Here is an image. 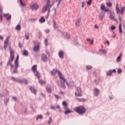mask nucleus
<instances>
[{"instance_id":"nucleus-56","label":"nucleus","mask_w":125,"mask_h":125,"mask_svg":"<svg viewBox=\"0 0 125 125\" xmlns=\"http://www.w3.org/2000/svg\"><path fill=\"white\" fill-rule=\"evenodd\" d=\"M45 33H49V29H46V30H45Z\"/></svg>"},{"instance_id":"nucleus-38","label":"nucleus","mask_w":125,"mask_h":125,"mask_svg":"<svg viewBox=\"0 0 125 125\" xmlns=\"http://www.w3.org/2000/svg\"><path fill=\"white\" fill-rule=\"evenodd\" d=\"M39 119H42V115H39L38 116L36 120H39Z\"/></svg>"},{"instance_id":"nucleus-64","label":"nucleus","mask_w":125,"mask_h":125,"mask_svg":"<svg viewBox=\"0 0 125 125\" xmlns=\"http://www.w3.org/2000/svg\"><path fill=\"white\" fill-rule=\"evenodd\" d=\"M51 109H53L54 110H55V107H54L53 106H51Z\"/></svg>"},{"instance_id":"nucleus-15","label":"nucleus","mask_w":125,"mask_h":125,"mask_svg":"<svg viewBox=\"0 0 125 125\" xmlns=\"http://www.w3.org/2000/svg\"><path fill=\"white\" fill-rule=\"evenodd\" d=\"M33 50L35 52L39 51L40 50V44H38L37 46H35L33 48Z\"/></svg>"},{"instance_id":"nucleus-54","label":"nucleus","mask_w":125,"mask_h":125,"mask_svg":"<svg viewBox=\"0 0 125 125\" xmlns=\"http://www.w3.org/2000/svg\"><path fill=\"white\" fill-rule=\"evenodd\" d=\"M116 69H113V70L112 71V73H114V74L116 73Z\"/></svg>"},{"instance_id":"nucleus-5","label":"nucleus","mask_w":125,"mask_h":125,"mask_svg":"<svg viewBox=\"0 0 125 125\" xmlns=\"http://www.w3.org/2000/svg\"><path fill=\"white\" fill-rule=\"evenodd\" d=\"M38 65H34L32 66V71H33L34 75L38 78V79H40L41 77V75L40 74V72L38 71Z\"/></svg>"},{"instance_id":"nucleus-19","label":"nucleus","mask_w":125,"mask_h":125,"mask_svg":"<svg viewBox=\"0 0 125 125\" xmlns=\"http://www.w3.org/2000/svg\"><path fill=\"white\" fill-rule=\"evenodd\" d=\"M59 56L60 58H63L64 57V52L62 51H61L59 52Z\"/></svg>"},{"instance_id":"nucleus-60","label":"nucleus","mask_w":125,"mask_h":125,"mask_svg":"<svg viewBox=\"0 0 125 125\" xmlns=\"http://www.w3.org/2000/svg\"><path fill=\"white\" fill-rule=\"evenodd\" d=\"M0 12H2V8L0 6Z\"/></svg>"},{"instance_id":"nucleus-34","label":"nucleus","mask_w":125,"mask_h":125,"mask_svg":"<svg viewBox=\"0 0 125 125\" xmlns=\"http://www.w3.org/2000/svg\"><path fill=\"white\" fill-rule=\"evenodd\" d=\"M23 55L25 56H28V51L27 50H24L23 51Z\"/></svg>"},{"instance_id":"nucleus-14","label":"nucleus","mask_w":125,"mask_h":125,"mask_svg":"<svg viewBox=\"0 0 125 125\" xmlns=\"http://www.w3.org/2000/svg\"><path fill=\"white\" fill-rule=\"evenodd\" d=\"M116 13H117V14H120V12H121V10H120V7L119 6V3L116 4Z\"/></svg>"},{"instance_id":"nucleus-59","label":"nucleus","mask_w":125,"mask_h":125,"mask_svg":"<svg viewBox=\"0 0 125 125\" xmlns=\"http://www.w3.org/2000/svg\"><path fill=\"white\" fill-rule=\"evenodd\" d=\"M95 28L96 29H98L99 27L97 26V24H95Z\"/></svg>"},{"instance_id":"nucleus-32","label":"nucleus","mask_w":125,"mask_h":125,"mask_svg":"<svg viewBox=\"0 0 125 125\" xmlns=\"http://www.w3.org/2000/svg\"><path fill=\"white\" fill-rule=\"evenodd\" d=\"M107 76H112V70H109L106 73Z\"/></svg>"},{"instance_id":"nucleus-30","label":"nucleus","mask_w":125,"mask_h":125,"mask_svg":"<svg viewBox=\"0 0 125 125\" xmlns=\"http://www.w3.org/2000/svg\"><path fill=\"white\" fill-rule=\"evenodd\" d=\"M105 9H106V7H105V5L103 4L101 5V9L102 10H105Z\"/></svg>"},{"instance_id":"nucleus-31","label":"nucleus","mask_w":125,"mask_h":125,"mask_svg":"<svg viewBox=\"0 0 125 125\" xmlns=\"http://www.w3.org/2000/svg\"><path fill=\"white\" fill-rule=\"evenodd\" d=\"M121 57H122V53L120 54V56L117 58V62H120V61H121Z\"/></svg>"},{"instance_id":"nucleus-27","label":"nucleus","mask_w":125,"mask_h":125,"mask_svg":"<svg viewBox=\"0 0 125 125\" xmlns=\"http://www.w3.org/2000/svg\"><path fill=\"white\" fill-rule=\"evenodd\" d=\"M39 83H40V84H41L42 85H44V84L46 83L45 82L42 80H39Z\"/></svg>"},{"instance_id":"nucleus-61","label":"nucleus","mask_w":125,"mask_h":125,"mask_svg":"<svg viewBox=\"0 0 125 125\" xmlns=\"http://www.w3.org/2000/svg\"><path fill=\"white\" fill-rule=\"evenodd\" d=\"M112 38H116V34H114L112 36Z\"/></svg>"},{"instance_id":"nucleus-44","label":"nucleus","mask_w":125,"mask_h":125,"mask_svg":"<svg viewBox=\"0 0 125 125\" xmlns=\"http://www.w3.org/2000/svg\"><path fill=\"white\" fill-rule=\"evenodd\" d=\"M77 100L78 101H80V102H81V101H85V100L83 99H82V100H81V99H77Z\"/></svg>"},{"instance_id":"nucleus-42","label":"nucleus","mask_w":125,"mask_h":125,"mask_svg":"<svg viewBox=\"0 0 125 125\" xmlns=\"http://www.w3.org/2000/svg\"><path fill=\"white\" fill-rule=\"evenodd\" d=\"M101 51L103 52V53L104 54H106V53H107V51H106V50L102 49L101 50Z\"/></svg>"},{"instance_id":"nucleus-48","label":"nucleus","mask_w":125,"mask_h":125,"mask_svg":"<svg viewBox=\"0 0 125 125\" xmlns=\"http://www.w3.org/2000/svg\"><path fill=\"white\" fill-rule=\"evenodd\" d=\"M19 46L21 48L23 46L22 43H19Z\"/></svg>"},{"instance_id":"nucleus-3","label":"nucleus","mask_w":125,"mask_h":125,"mask_svg":"<svg viewBox=\"0 0 125 125\" xmlns=\"http://www.w3.org/2000/svg\"><path fill=\"white\" fill-rule=\"evenodd\" d=\"M52 5H53V3H51L50 2H47L46 4L42 8V13H44V12H46L47 9L48 10V16L46 17V18H48V15H49L50 8H51Z\"/></svg>"},{"instance_id":"nucleus-11","label":"nucleus","mask_w":125,"mask_h":125,"mask_svg":"<svg viewBox=\"0 0 125 125\" xmlns=\"http://www.w3.org/2000/svg\"><path fill=\"white\" fill-rule=\"evenodd\" d=\"M9 42V37H8L4 41V49H6L7 47V45L8 44V42Z\"/></svg>"},{"instance_id":"nucleus-16","label":"nucleus","mask_w":125,"mask_h":125,"mask_svg":"<svg viewBox=\"0 0 125 125\" xmlns=\"http://www.w3.org/2000/svg\"><path fill=\"white\" fill-rule=\"evenodd\" d=\"M104 16H105V15L104 13H101L99 15V18H100V20L101 21H103V19L104 18Z\"/></svg>"},{"instance_id":"nucleus-58","label":"nucleus","mask_w":125,"mask_h":125,"mask_svg":"<svg viewBox=\"0 0 125 125\" xmlns=\"http://www.w3.org/2000/svg\"><path fill=\"white\" fill-rule=\"evenodd\" d=\"M106 42L107 43L108 45H110V42H109V41H106Z\"/></svg>"},{"instance_id":"nucleus-13","label":"nucleus","mask_w":125,"mask_h":125,"mask_svg":"<svg viewBox=\"0 0 125 125\" xmlns=\"http://www.w3.org/2000/svg\"><path fill=\"white\" fill-rule=\"evenodd\" d=\"M56 14V9H53L51 11H50L49 14L52 17H54Z\"/></svg>"},{"instance_id":"nucleus-12","label":"nucleus","mask_w":125,"mask_h":125,"mask_svg":"<svg viewBox=\"0 0 125 125\" xmlns=\"http://www.w3.org/2000/svg\"><path fill=\"white\" fill-rule=\"evenodd\" d=\"M119 18L120 22L119 25V32L122 34L123 33V30L122 29V18L121 17V16L119 15Z\"/></svg>"},{"instance_id":"nucleus-51","label":"nucleus","mask_w":125,"mask_h":125,"mask_svg":"<svg viewBox=\"0 0 125 125\" xmlns=\"http://www.w3.org/2000/svg\"><path fill=\"white\" fill-rule=\"evenodd\" d=\"M0 20L1 22L2 21V16L0 15Z\"/></svg>"},{"instance_id":"nucleus-37","label":"nucleus","mask_w":125,"mask_h":125,"mask_svg":"<svg viewBox=\"0 0 125 125\" xmlns=\"http://www.w3.org/2000/svg\"><path fill=\"white\" fill-rule=\"evenodd\" d=\"M91 2H92V0H89V1L87 2V4L88 5H91Z\"/></svg>"},{"instance_id":"nucleus-25","label":"nucleus","mask_w":125,"mask_h":125,"mask_svg":"<svg viewBox=\"0 0 125 125\" xmlns=\"http://www.w3.org/2000/svg\"><path fill=\"white\" fill-rule=\"evenodd\" d=\"M106 4L108 7L112 6V2H111V1H107Z\"/></svg>"},{"instance_id":"nucleus-20","label":"nucleus","mask_w":125,"mask_h":125,"mask_svg":"<svg viewBox=\"0 0 125 125\" xmlns=\"http://www.w3.org/2000/svg\"><path fill=\"white\" fill-rule=\"evenodd\" d=\"M62 105L63 106H64V109H67L68 108V104L65 102V101H63L62 102Z\"/></svg>"},{"instance_id":"nucleus-9","label":"nucleus","mask_w":125,"mask_h":125,"mask_svg":"<svg viewBox=\"0 0 125 125\" xmlns=\"http://www.w3.org/2000/svg\"><path fill=\"white\" fill-rule=\"evenodd\" d=\"M109 18L111 20H113L114 21H116L117 20L115 17V12H110Z\"/></svg>"},{"instance_id":"nucleus-26","label":"nucleus","mask_w":125,"mask_h":125,"mask_svg":"<svg viewBox=\"0 0 125 125\" xmlns=\"http://www.w3.org/2000/svg\"><path fill=\"white\" fill-rule=\"evenodd\" d=\"M46 90L47 91V92H49L50 93H51L52 92L51 88L49 87H46Z\"/></svg>"},{"instance_id":"nucleus-40","label":"nucleus","mask_w":125,"mask_h":125,"mask_svg":"<svg viewBox=\"0 0 125 125\" xmlns=\"http://www.w3.org/2000/svg\"><path fill=\"white\" fill-rule=\"evenodd\" d=\"M49 120L48 121V124L49 125H50V124L51 123V122H52V119L51 118V117H49Z\"/></svg>"},{"instance_id":"nucleus-35","label":"nucleus","mask_w":125,"mask_h":125,"mask_svg":"<svg viewBox=\"0 0 125 125\" xmlns=\"http://www.w3.org/2000/svg\"><path fill=\"white\" fill-rule=\"evenodd\" d=\"M25 38L26 40H28L29 39V35L28 33L25 34Z\"/></svg>"},{"instance_id":"nucleus-4","label":"nucleus","mask_w":125,"mask_h":125,"mask_svg":"<svg viewBox=\"0 0 125 125\" xmlns=\"http://www.w3.org/2000/svg\"><path fill=\"white\" fill-rule=\"evenodd\" d=\"M74 110L76 113H78L80 115H83V114H84L86 111L85 108H84L83 106H80L77 107H75Z\"/></svg>"},{"instance_id":"nucleus-50","label":"nucleus","mask_w":125,"mask_h":125,"mask_svg":"<svg viewBox=\"0 0 125 125\" xmlns=\"http://www.w3.org/2000/svg\"><path fill=\"white\" fill-rule=\"evenodd\" d=\"M84 6V2H82V8H83Z\"/></svg>"},{"instance_id":"nucleus-21","label":"nucleus","mask_w":125,"mask_h":125,"mask_svg":"<svg viewBox=\"0 0 125 125\" xmlns=\"http://www.w3.org/2000/svg\"><path fill=\"white\" fill-rule=\"evenodd\" d=\"M3 15L5 17H8L7 19V20H10L11 19V15H9V14H4Z\"/></svg>"},{"instance_id":"nucleus-63","label":"nucleus","mask_w":125,"mask_h":125,"mask_svg":"<svg viewBox=\"0 0 125 125\" xmlns=\"http://www.w3.org/2000/svg\"><path fill=\"white\" fill-rule=\"evenodd\" d=\"M93 42H94L93 40L91 41L90 44H92L93 43Z\"/></svg>"},{"instance_id":"nucleus-41","label":"nucleus","mask_w":125,"mask_h":125,"mask_svg":"<svg viewBox=\"0 0 125 125\" xmlns=\"http://www.w3.org/2000/svg\"><path fill=\"white\" fill-rule=\"evenodd\" d=\"M54 96L57 98V99H60V96H58V95L55 94Z\"/></svg>"},{"instance_id":"nucleus-39","label":"nucleus","mask_w":125,"mask_h":125,"mask_svg":"<svg viewBox=\"0 0 125 125\" xmlns=\"http://www.w3.org/2000/svg\"><path fill=\"white\" fill-rule=\"evenodd\" d=\"M48 42V39H45L44 42H45V44L46 46L47 45V42Z\"/></svg>"},{"instance_id":"nucleus-33","label":"nucleus","mask_w":125,"mask_h":125,"mask_svg":"<svg viewBox=\"0 0 125 125\" xmlns=\"http://www.w3.org/2000/svg\"><path fill=\"white\" fill-rule=\"evenodd\" d=\"M87 70H91V69H92V66L91 65H87L86 67Z\"/></svg>"},{"instance_id":"nucleus-28","label":"nucleus","mask_w":125,"mask_h":125,"mask_svg":"<svg viewBox=\"0 0 125 125\" xmlns=\"http://www.w3.org/2000/svg\"><path fill=\"white\" fill-rule=\"evenodd\" d=\"M16 30L17 31L20 30H21V25L20 24H18L17 26L16 27Z\"/></svg>"},{"instance_id":"nucleus-23","label":"nucleus","mask_w":125,"mask_h":125,"mask_svg":"<svg viewBox=\"0 0 125 125\" xmlns=\"http://www.w3.org/2000/svg\"><path fill=\"white\" fill-rule=\"evenodd\" d=\"M30 90H31V91L32 92H33V93H34V94H37V92L36 91V89H35V88L33 87H30Z\"/></svg>"},{"instance_id":"nucleus-2","label":"nucleus","mask_w":125,"mask_h":125,"mask_svg":"<svg viewBox=\"0 0 125 125\" xmlns=\"http://www.w3.org/2000/svg\"><path fill=\"white\" fill-rule=\"evenodd\" d=\"M10 56L9 58L8 62L7 63V66H10L11 69L13 68V64H12V62H13V60H14V57L15 55H14V51H13L11 48L9 49Z\"/></svg>"},{"instance_id":"nucleus-55","label":"nucleus","mask_w":125,"mask_h":125,"mask_svg":"<svg viewBox=\"0 0 125 125\" xmlns=\"http://www.w3.org/2000/svg\"><path fill=\"white\" fill-rule=\"evenodd\" d=\"M58 1V4H60V2H61L62 0H57Z\"/></svg>"},{"instance_id":"nucleus-1","label":"nucleus","mask_w":125,"mask_h":125,"mask_svg":"<svg viewBox=\"0 0 125 125\" xmlns=\"http://www.w3.org/2000/svg\"><path fill=\"white\" fill-rule=\"evenodd\" d=\"M51 74L53 76H54V75H55L56 74H58L60 79L62 81L61 84L62 87H64V84H63V83H66L67 85H68V82H67V80L65 79V78L63 76L62 73H61L60 71L56 69H54L53 71H51Z\"/></svg>"},{"instance_id":"nucleus-36","label":"nucleus","mask_w":125,"mask_h":125,"mask_svg":"<svg viewBox=\"0 0 125 125\" xmlns=\"http://www.w3.org/2000/svg\"><path fill=\"white\" fill-rule=\"evenodd\" d=\"M118 74H122L123 73V70L121 69H119L117 71Z\"/></svg>"},{"instance_id":"nucleus-62","label":"nucleus","mask_w":125,"mask_h":125,"mask_svg":"<svg viewBox=\"0 0 125 125\" xmlns=\"http://www.w3.org/2000/svg\"><path fill=\"white\" fill-rule=\"evenodd\" d=\"M41 95H42V96H43V97H45V95L44 94H41Z\"/></svg>"},{"instance_id":"nucleus-53","label":"nucleus","mask_w":125,"mask_h":125,"mask_svg":"<svg viewBox=\"0 0 125 125\" xmlns=\"http://www.w3.org/2000/svg\"><path fill=\"white\" fill-rule=\"evenodd\" d=\"M77 22H79V23H81V18H79L77 20Z\"/></svg>"},{"instance_id":"nucleus-18","label":"nucleus","mask_w":125,"mask_h":125,"mask_svg":"<svg viewBox=\"0 0 125 125\" xmlns=\"http://www.w3.org/2000/svg\"><path fill=\"white\" fill-rule=\"evenodd\" d=\"M94 94L96 96H97V95H98V94H99L100 91L99 89H98V88H96L94 89Z\"/></svg>"},{"instance_id":"nucleus-29","label":"nucleus","mask_w":125,"mask_h":125,"mask_svg":"<svg viewBox=\"0 0 125 125\" xmlns=\"http://www.w3.org/2000/svg\"><path fill=\"white\" fill-rule=\"evenodd\" d=\"M125 7H123L122 8H121V10H120L121 15H123L124 14V11H125Z\"/></svg>"},{"instance_id":"nucleus-8","label":"nucleus","mask_w":125,"mask_h":125,"mask_svg":"<svg viewBox=\"0 0 125 125\" xmlns=\"http://www.w3.org/2000/svg\"><path fill=\"white\" fill-rule=\"evenodd\" d=\"M32 10H37L39 8V5L37 3H33L30 6Z\"/></svg>"},{"instance_id":"nucleus-22","label":"nucleus","mask_w":125,"mask_h":125,"mask_svg":"<svg viewBox=\"0 0 125 125\" xmlns=\"http://www.w3.org/2000/svg\"><path fill=\"white\" fill-rule=\"evenodd\" d=\"M39 21L40 23H44L45 22V19L43 17H42Z\"/></svg>"},{"instance_id":"nucleus-45","label":"nucleus","mask_w":125,"mask_h":125,"mask_svg":"<svg viewBox=\"0 0 125 125\" xmlns=\"http://www.w3.org/2000/svg\"><path fill=\"white\" fill-rule=\"evenodd\" d=\"M111 30H114L116 29V26H111Z\"/></svg>"},{"instance_id":"nucleus-7","label":"nucleus","mask_w":125,"mask_h":125,"mask_svg":"<svg viewBox=\"0 0 125 125\" xmlns=\"http://www.w3.org/2000/svg\"><path fill=\"white\" fill-rule=\"evenodd\" d=\"M82 89L80 87H78L76 89V91L75 92V96H83V94L82 93Z\"/></svg>"},{"instance_id":"nucleus-49","label":"nucleus","mask_w":125,"mask_h":125,"mask_svg":"<svg viewBox=\"0 0 125 125\" xmlns=\"http://www.w3.org/2000/svg\"><path fill=\"white\" fill-rule=\"evenodd\" d=\"M105 12H109L110 11L108 9H104V10Z\"/></svg>"},{"instance_id":"nucleus-43","label":"nucleus","mask_w":125,"mask_h":125,"mask_svg":"<svg viewBox=\"0 0 125 125\" xmlns=\"http://www.w3.org/2000/svg\"><path fill=\"white\" fill-rule=\"evenodd\" d=\"M80 22H79L78 21H76L75 24H76V26H77V27H79V26H80Z\"/></svg>"},{"instance_id":"nucleus-46","label":"nucleus","mask_w":125,"mask_h":125,"mask_svg":"<svg viewBox=\"0 0 125 125\" xmlns=\"http://www.w3.org/2000/svg\"><path fill=\"white\" fill-rule=\"evenodd\" d=\"M23 83H28V81H27V80L24 79V80H23Z\"/></svg>"},{"instance_id":"nucleus-17","label":"nucleus","mask_w":125,"mask_h":125,"mask_svg":"<svg viewBox=\"0 0 125 125\" xmlns=\"http://www.w3.org/2000/svg\"><path fill=\"white\" fill-rule=\"evenodd\" d=\"M62 35L64 36L65 38L67 39V40L71 38V36H70V34H68V33H62Z\"/></svg>"},{"instance_id":"nucleus-10","label":"nucleus","mask_w":125,"mask_h":125,"mask_svg":"<svg viewBox=\"0 0 125 125\" xmlns=\"http://www.w3.org/2000/svg\"><path fill=\"white\" fill-rule=\"evenodd\" d=\"M42 60L43 62H46L48 59L47 58V56L44 54H42Z\"/></svg>"},{"instance_id":"nucleus-6","label":"nucleus","mask_w":125,"mask_h":125,"mask_svg":"<svg viewBox=\"0 0 125 125\" xmlns=\"http://www.w3.org/2000/svg\"><path fill=\"white\" fill-rule=\"evenodd\" d=\"M19 55L17 56V58L16 60L14 62V64L15 65V69L14 70V74H15L16 73H17V69H18V67L19 66Z\"/></svg>"},{"instance_id":"nucleus-24","label":"nucleus","mask_w":125,"mask_h":125,"mask_svg":"<svg viewBox=\"0 0 125 125\" xmlns=\"http://www.w3.org/2000/svg\"><path fill=\"white\" fill-rule=\"evenodd\" d=\"M66 110V111L64 112V114H70V113H72V111L71 110L69 109V108L67 107V109H65Z\"/></svg>"},{"instance_id":"nucleus-47","label":"nucleus","mask_w":125,"mask_h":125,"mask_svg":"<svg viewBox=\"0 0 125 125\" xmlns=\"http://www.w3.org/2000/svg\"><path fill=\"white\" fill-rule=\"evenodd\" d=\"M20 4L21 5H24V3H23V1H22V0H20Z\"/></svg>"},{"instance_id":"nucleus-57","label":"nucleus","mask_w":125,"mask_h":125,"mask_svg":"<svg viewBox=\"0 0 125 125\" xmlns=\"http://www.w3.org/2000/svg\"><path fill=\"white\" fill-rule=\"evenodd\" d=\"M0 40H3V37L2 36L0 35Z\"/></svg>"},{"instance_id":"nucleus-52","label":"nucleus","mask_w":125,"mask_h":125,"mask_svg":"<svg viewBox=\"0 0 125 125\" xmlns=\"http://www.w3.org/2000/svg\"><path fill=\"white\" fill-rule=\"evenodd\" d=\"M13 100L16 101L17 100V98L16 97H13Z\"/></svg>"}]
</instances>
